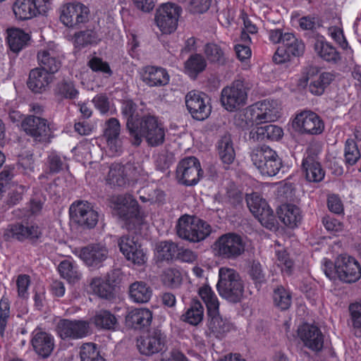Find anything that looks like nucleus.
Segmentation results:
<instances>
[{"instance_id": "nucleus-16", "label": "nucleus", "mask_w": 361, "mask_h": 361, "mask_svg": "<svg viewBox=\"0 0 361 361\" xmlns=\"http://www.w3.org/2000/svg\"><path fill=\"white\" fill-rule=\"evenodd\" d=\"M185 105L192 117L198 121L208 118L211 113L206 95L195 90L189 92L185 95Z\"/></svg>"}, {"instance_id": "nucleus-31", "label": "nucleus", "mask_w": 361, "mask_h": 361, "mask_svg": "<svg viewBox=\"0 0 361 361\" xmlns=\"http://www.w3.org/2000/svg\"><path fill=\"white\" fill-rule=\"evenodd\" d=\"M277 214L279 219L285 225L291 228L297 226L302 219L299 207L291 204L281 205L279 208Z\"/></svg>"}, {"instance_id": "nucleus-7", "label": "nucleus", "mask_w": 361, "mask_h": 361, "mask_svg": "<svg viewBox=\"0 0 361 361\" xmlns=\"http://www.w3.org/2000/svg\"><path fill=\"white\" fill-rule=\"evenodd\" d=\"M245 243L242 237L233 233L220 236L214 243L216 254L224 259H235L245 251Z\"/></svg>"}, {"instance_id": "nucleus-6", "label": "nucleus", "mask_w": 361, "mask_h": 361, "mask_svg": "<svg viewBox=\"0 0 361 361\" xmlns=\"http://www.w3.org/2000/svg\"><path fill=\"white\" fill-rule=\"evenodd\" d=\"M203 173L200 161L195 157H188L178 162L176 178L179 184L192 186L200 181Z\"/></svg>"}, {"instance_id": "nucleus-42", "label": "nucleus", "mask_w": 361, "mask_h": 361, "mask_svg": "<svg viewBox=\"0 0 361 361\" xmlns=\"http://www.w3.org/2000/svg\"><path fill=\"white\" fill-rule=\"evenodd\" d=\"M207 66V62L203 56L199 54L191 55L185 62L186 73L190 77L195 78L197 75L202 72Z\"/></svg>"}, {"instance_id": "nucleus-50", "label": "nucleus", "mask_w": 361, "mask_h": 361, "mask_svg": "<svg viewBox=\"0 0 361 361\" xmlns=\"http://www.w3.org/2000/svg\"><path fill=\"white\" fill-rule=\"evenodd\" d=\"M178 245L171 241H162L157 245L158 258L161 260H172L176 259Z\"/></svg>"}, {"instance_id": "nucleus-12", "label": "nucleus", "mask_w": 361, "mask_h": 361, "mask_svg": "<svg viewBox=\"0 0 361 361\" xmlns=\"http://www.w3.org/2000/svg\"><path fill=\"white\" fill-rule=\"evenodd\" d=\"M71 219L77 224L87 228H94L98 221V213L87 202L73 203L69 209Z\"/></svg>"}, {"instance_id": "nucleus-48", "label": "nucleus", "mask_w": 361, "mask_h": 361, "mask_svg": "<svg viewBox=\"0 0 361 361\" xmlns=\"http://www.w3.org/2000/svg\"><path fill=\"white\" fill-rule=\"evenodd\" d=\"M80 357L81 361H105L97 345L93 343H84L80 347Z\"/></svg>"}, {"instance_id": "nucleus-37", "label": "nucleus", "mask_w": 361, "mask_h": 361, "mask_svg": "<svg viewBox=\"0 0 361 361\" xmlns=\"http://www.w3.org/2000/svg\"><path fill=\"white\" fill-rule=\"evenodd\" d=\"M34 0H16L13 5V11L19 20H28L35 16L37 7Z\"/></svg>"}, {"instance_id": "nucleus-15", "label": "nucleus", "mask_w": 361, "mask_h": 361, "mask_svg": "<svg viewBox=\"0 0 361 361\" xmlns=\"http://www.w3.org/2000/svg\"><path fill=\"white\" fill-rule=\"evenodd\" d=\"M89 8L81 3L68 4L61 8L60 20L69 27H76L88 20Z\"/></svg>"}, {"instance_id": "nucleus-1", "label": "nucleus", "mask_w": 361, "mask_h": 361, "mask_svg": "<svg viewBox=\"0 0 361 361\" xmlns=\"http://www.w3.org/2000/svg\"><path fill=\"white\" fill-rule=\"evenodd\" d=\"M145 107L143 103L137 106L132 100L123 102L121 112L126 119L131 143L137 147L145 138L149 145L159 146L165 140L164 127L158 118Z\"/></svg>"}, {"instance_id": "nucleus-55", "label": "nucleus", "mask_w": 361, "mask_h": 361, "mask_svg": "<svg viewBox=\"0 0 361 361\" xmlns=\"http://www.w3.org/2000/svg\"><path fill=\"white\" fill-rule=\"evenodd\" d=\"M204 53L212 63L223 65L226 62L224 51L216 44H207L204 48Z\"/></svg>"}, {"instance_id": "nucleus-53", "label": "nucleus", "mask_w": 361, "mask_h": 361, "mask_svg": "<svg viewBox=\"0 0 361 361\" xmlns=\"http://www.w3.org/2000/svg\"><path fill=\"white\" fill-rule=\"evenodd\" d=\"M282 166V160L278 155L267 162L259 164L256 168L263 176H274L279 172Z\"/></svg>"}, {"instance_id": "nucleus-22", "label": "nucleus", "mask_w": 361, "mask_h": 361, "mask_svg": "<svg viewBox=\"0 0 361 361\" xmlns=\"http://www.w3.org/2000/svg\"><path fill=\"white\" fill-rule=\"evenodd\" d=\"M104 131V137L106 139L107 147L111 155H116L122 150V142L119 138L121 125L118 119L111 118L106 121Z\"/></svg>"}, {"instance_id": "nucleus-45", "label": "nucleus", "mask_w": 361, "mask_h": 361, "mask_svg": "<svg viewBox=\"0 0 361 361\" xmlns=\"http://www.w3.org/2000/svg\"><path fill=\"white\" fill-rule=\"evenodd\" d=\"M273 300L274 305L281 310H288L292 303L290 291L283 286H278L274 290Z\"/></svg>"}, {"instance_id": "nucleus-24", "label": "nucleus", "mask_w": 361, "mask_h": 361, "mask_svg": "<svg viewBox=\"0 0 361 361\" xmlns=\"http://www.w3.org/2000/svg\"><path fill=\"white\" fill-rule=\"evenodd\" d=\"M141 78L149 87H162L166 85L170 80V76L165 68L154 66L144 67Z\"/></svg>"}, {"instance_id": "nucleus-19", "label": "nucleus", "mask_w": 361, "mask_h": 361, "mask_svg": "<svg viewBox=\"0 0 361 361\" xmlns=\"http://www.w3.org/2000/svg\"><path fill=\"white\" fill-rule=\"evenodd\" d=\"M295 123L303 133L311 135L321 134L324 129L323 121L311 111H304L298 114Z\"/></svg>"}, {"instance_id": "nucleus-52", "label": "nucleus", "mask_w": 361, "mask_h": 361, "mask_svg": "<svg viewBox=\"0 0 361 361\" xmlns=\"http://www.w3.org/2000/svg\"><path fill=\"white\" fill-rule=\"evenodd\" d=\"M140 194V200L142 202L149 203H161L164 201L165 194L164 192L158 189H152L148 187L142 188L138 191Z\"/></svg>"}, {"instance_id": "nucleus-57", "label": "nucleus", "mask_w": 361, "mask_h": 361, "mask_svg": "<svg viewBox=\"0 0 361 361\" xmlns=\"http://www.w3.org/2000/svg\"><path fill=\"white\" fill-rule=\"evenodd\" d=\"M56 94L61 98L73 99L78 97V91L71 81H62L56 85Z\"/></svg>"}, {"instance_id": "nucleus-35", "label": "nucleus", "mask_w": 361, "mask_h": 361, "mask_svg": "<svg viewBox=\"0 0 361 361\" xmlns=\"http://www.w3.org/2000/svg\"><path fill=\"white\" fill-rule=\"evenodd\" d=\"M219 156L223 163L231 164L235 159V152L231 135L225 134L217 142Z\"/></svg>"}, {"instance_id": "nucleus-27", "label": "nucleus", "mask_w": 361, "mask_h": 361, "mask_svg": "<svg viewBox=\"0 0 361 361\" xmlns=\"http://www.w3.org/2000/svg\"><path fill=\"white\" fill-rule=\"evenodd\" d=\"M53 80L51 74L39 68L30 71L27 87L35 93H42L48 88Z\"/></svg>"}, {"instance_id": "nucleus-54", "label": "nucleus", "mask_w": 361, "mask_h": 361, "mask_svg": "<svg viewBox=\"0 0 361 361\" xmlns=\"http://www.w3.org/2000/svg\"><path fill=\"white\" fill-rule=\"evenodd\" d=\"M328 35L338 43L341 47L345 50L346 54L350 60L353 59V50L348 47V42L346 41L343 30L338 26H331L328 28Z\"/></svg>"}, {"instance_id": "nucleus-4", "label": "nucleus", "mask_w": 361, "mask_h": 361, "mask_svg": "<svg viewBox=\"0 0 361 361\" xmlns=\"http://www.w3.org/2000/svg\"><path fill=\"white\" fill-rule=\"evenodd\" d=\"M249 85L243 80H235L221 92L220 102L227 111H235L244 106L247 100Z\"/></svg>"}, {"instance_id": "nucleus-44", "label": "nucleus", "mask_w": 361, "mask_h": 361, "mask_svg": "<svg viewBox=\"0 0 361 361\" xmlns=\"http://www.w3.org/2000/svg\"><path fill=\"white\" fill-rule=\"evenodd\" d=\"M126 168L120 164H113L109 169L106 181L113 186H124L128 180Z\"/></svg>"}, {"instance_id": "nucleus-62", "label": "nucleus", "mask_w": 361, "mask_h": 361, "mask_svg": "<svg viewBox=\"0 0 361 361\" xmlns=\"http://www.w3.org/2000/svg\"><path fill=\"white\" fill-rule=\"evenodd\" d=\"M88 65L93 71L102 73L106 77H110L113 74L109 64L99 57L95 56L91 59L88 62Z\"/></svg>"}, {"instance_id": "nucleus-60", "label": "nucleus", "mask_w": 361, "mask_h": 361, "mask_svg": "<svg viewBox=\"0 0 361 361\" xmlns=\"http://www.w3.org/2000/svg\"><path fill=\"white\" fill-rule=\"evenodd\" d=\"M276 264L282 272L289 275L293 269V262L290 259L288 254L285 250H278L276 252Z\"/></svg>"}, {"instance_id": "nucleus-47", "label": "nucleus", "mask_w": 361, "mask_h": 361, "mask_svg": "<svg viewBox=\"0 0 361 361\" xmlns=\"http://www.w3.org/2000/svg\"><path fill=\"white\" fill-rule=\"evenodd\" d=\"M348 325L356 336H361V303H353L349 306Z\"/></svg>"}, {"instance_id": "nucleus-34", "label": "nucleus", "mask_w": 361, "mask_h": 361, "mask_svg": "<svg viewBox=\"0 0 361 361\" xmlns=\"http://www.w3.org/2000/svg\"><path fill=\"white\" fill-rule=\"evenodd\" d=\"M152 295V288L144 281H135L129 286L130 298L135 302H147L150 300Z\"/></svg>"}, {"instance_id": "nucleus-43", "label": "nucleus", "mask_w": 361, "mask_h": 361, "mask_svg": "<svg viewBox=\"0 0 361 361\" xmlns=\"http://www.w3.org/2000/svg\"><path fill=\"white\" fill-rule=\"evenodd\" d=\"M277 156L276 152L267 145L256 147L250 153L252 162L255 166L267 162Z\"/></svg>"}, {"instance_id": "nucleus-28", "label": "nucleus", "mask_w": 361, "mask_h": 361, "mask_svg": "<svg viewBox=\"0 0 361 361\" xmlns=\"http://www.w3.org/2000/svg\"><path fill=\"white\" fill-rule=\"evenodd\" d=\"M116 212L118 217L126 222L136 218L138 214L137 201L131 195L119 196L117 198Z\"/></svg>"}, {"instance_id": "nucleus-39", "label": "nucleus", "mask_w": 361, "mask_h": 361, "mask_svg": "<svg viewBox=\"0 0 361 361\" xmlns=\"http://www.w3.org/2000/svg\"><path fill=\"white\" fill-rule=\"evenodd\" d=\"M204 316V307L198 300H193L190 307L181 316V319L191 325L196 326L200 324Z\"/></svg>"}, {"instance_id": "nucleus-33", "label": "nucleus", "mask_w": 361, "mask_h": 361, "mask_svg": "<svg viewBox=\"0 0 361 361\" xmlns=\"http://www.w3.org/2000/svg\"><path fill=\"white\" fill-rule=\"evenodd\" d=\"M314 49L317 56L326 61L336 63L341 60L340 54L336 48L323 39L315 40Z\"/></svg>"}, {"instance_id": "nucleus-56", "label": "nucleus", "mask_w": 361, "mask_h": 361, "mask_svg": "<svg viewBox=\"0 0 361 361\" xmlns=\"http://www.w3.org/2000/svg\"><path fill=\"white\" fill-rule=\"evenodd\" d=\"M246 202L250 211L254 214L263 212L265 208L269 207L267 202L259 194L253 192L247 195Z\"/></svg>"}, {"instance_id": "nucleus-11", "label": "nucleus", "mask_w": 361, "mask_h": 361, "mask_svg": "<svg viewBox=\"0 0 361 361\" xmlns=\"http://www.w3.org/2000/svg\"><path fill=\"white\" fill-rule=\"evenodd\" d=\"M21 128L35 142H49L51 132L47 119L37 116H27L22 120Z\"/></svg>"}, {"instance_id": "nucleus-58", "label": "nucleus", "mask_w": 361, "mask_h": 361, "mask_svg": "<svg viewBox=\"0 0 361 361\" xmlns=\"http://www.w3.org/2000/svg\"><path fill=\"white\" fill-rule=\"evenodd\" d=\"M254 216L264 227L269 230H273L276 228V220L274 212L269 206L265 208L263 212L255 214Z\"/></svg>"}, {"instance_id": "nucleus-36", "label": "nucleus", "mask_w": 361, "mask_h": 361, "mask_svg": "<svg viewBox=\"0 0 361 361\" xmlns=\"http://www.w3.org/2000/svg\"><path fill=\"white\" fill-rule=\"evenodd\" d=\"M92 291L101 298L109 300L114 297V286L107 277H94L90 283Z\"/></svg>"}, {"instance_id": "nucleus-59", "label": "nucleus", "mask_w": 361, "mask_h": 361, "mask_svg": "<svg viewBox=\"0 0 361 361\" xmlns=\"http://www.w3.org/2000/svg\"><path fill=\"white\" fill-rule=\"evenodd\" d=\"M181 280V274L180 271L176 269H167L161 275V281L169 287H177L180 284Z\"/></svg>"}, {"instance_id": "nucleus-9", "label": "nucleus", "mask_w": 361, "mask_h": 361, "mask_svg": "<svg viewBox=\"0 0 361 361\" xmlns=\"http://www.w3.org/2000/svg\"><path fill=\"white\" fill-rule=\"evenodd\" d=\"M181 12V8L172 3L164 4L157 9L155 22L163 34H171L176 30Z\"/></svg>"}, {"instance_id": "nucleus-38", "label": "nucleus", "mask_w": 361, "mask_h": 361, "mask_svg": "<svg viewBox=\"0 0 361 361\" xmlns=\"http://www.w3.org/2000/svg\"><path fill=\"white\" fill-rule=\"evenodd\" d=\"M30 37L20 29H11L8 31V43L13 52H18L27 44Z\"/></svg>"}, {"instance_id": "nucleus-49", "label": "nucleus", "mask_w": 361, "mask_h": 361, "mask_svg": "<svg viewBox=\"0 0 361 361\" xmlns=\"http://www.w3.org/2000/svg\"><path fill=\"white\" fill-rule=\"evenodd\" d=\"M59 271L63 278L70 282H74L80 278L76 264L70 259L63 260L59 264Z\"/></svg>"}, {"instance_id": "nucleus-13", "label": "nucleus", "mask_w": 361, "mask_h": 361, "mask_svg": "<svg viewBox=\"0 0 361 361\" xmlns=\"http://www.w3.org/2000/svg\"><path fill=\"white\" fill-rule=\"evenodd\" d=\"M305 82L309 83L310 92L314 95H322L326 88L334 80V75L331 72H321L316 66H309L305 68Z\"/></svg>"}, {"instance_id": "nucleus-20", "label": "nucleus", "mask_w": 361, "mask_h": 361, "mask_svg": "<svg viewBox=\"0 0 361 361\" xmlns=\"http://www.w3.org/2000/svg\"><path fill=\"white\" fill-rule=\"evenodd\" d=\"M42 234V230L38 226L23 225L21 224L10 225L6 233L8 238L21 242L27 240L31 243L37 242L41 238Z\"/></svg>"}, {"instance_id": "nucleus-63", "label": "nucleus", "mask_w": 361, "mask_h": 361, "mask_svg": "<svg viewBox=\"0 0 361 361\" xmlns=\"http://www.w3.org/2000/svg\"><path fill=\"white\" fill-rule=\"evenodd\" d=\"M222 201L233 206H237L243 201V194L234 185H231L227 188Z\"/></svg>"}, {"instance_id": "nucleus-61", "label": "nucleus", "mask_w": 361, "mask_h": 361, "mask_svg": "<svg viewBox=\"0 0 361 361\" xmlns=\"http://www.w3.org/2000/svg\"><path fill=\"white\" fill-rule=\"evenodd\" d=\"M49 169L52 173H57L66 167L65 157H61L55 152H51L47 160Z\"/></svg>"}, {"instance_id": "nucleus-17", "label": "nucleus", "mask_w": 361, "mask_h": 361, "mask_svg": "<svg viewBox=\"0 0 361 361\" xmlns=\"http://www.w3.org/2000/svg\"><path fill=\"white\" fill-rule=\"evenodd\" d=\"M118 245L120 251L126 258L135 264L140 266L147 262V254L135 237L128 235H123L118 238Z\"/></svg>"}, {"instance_id": "nucleus-40", "label": "nucleus", "mask_w": 361, "mask_h": 361, "mask_svg": "<svg viewBox=\"0 0 361 361\" xmlns=\"http://www.w3.org/2000/svg\"><path fill=\"white\" fill-rule=\"evenodd\" d=\"M198 294L207 306L208 314L218 313L219 302L210 286H202L199 288Z\"/></svg>"}, {"instance_id": "nucleus-26", "label": "nucleus", "mask_w": 361, "mask_h": 361, "mask_svg": "<svg viewBox=\"0 0 361 361\" xmlns=\"http://www.w3.org/2000/svg\"><path fill=\"white\" fill-rule=\"evenodd\" d=\"M108 255V250L104 245L95 244L83 247L80 257L87 266L94 267L106 259Z\"/></svg>"}, {"instance_id": "nucleus-64", "label": "nucleus", "mask_w": 361, "mask_h": 361, "mask_svg": "<svg viewBox=\"0 0 361 361\" xmlns=\"http://www.w3.org/2000/svg\"><path fill=\"white\" fill-rule=\"evenodd\" d=\"M248 274L254 283L261 284L265 281V274L261 264L257 261H253L249 268Z\"/></svg>"}, {"instance_id": "nucleus-3", "label": "nucleus", "mask_w": 361, "mask_h": 361, "mask_svg": "<svg viewBox=\"0 0 361 361\" xmlns=\"http://www.w3.org/2000/svg\"><path fill=\"white\" fill-rule=\"evenodd\" d=\"M177 235L190 242H200L205 239L211 233V226L200 219L185 214L181 216L176 224Z\"/></svg>"}, {"instance_id": "nucleus-25", "label": "nucleus", "mask_w": 361, "mask_h": 361, "mask_svg": "<svg viewBox=\"0 0 361 361\" xmlns=\"http://www.w3.org/2000/svg\"><path fill=\"white\" fill-rule=\"evenodd\" d=\"M302 167L308 181L319 183L324 179L325 172L316 154L307 152V155L302 160Z\"/></svg>"}, {"instance_id": "nucleus-23", "label": "nucleus", "mask_w": 361, "mask_h": 361, "mask_svg": "<svg viewBox=\"0 0 361 361\" xmlns=\"http://www.w3.org/2000/svg\"><path fill=\"white\" fill-rule=\"evenodd\" d=\"M31 343L35 352L42 357L46 358L51 355L54 348V338L46 331L35 330L32 333Z\"/></svg>"}, {"instance_id": "nucleus-41", "label": "nucleus", "mask_w": 361, "mask_h": 361, "mask_svg": "<svg viewBox=\"0 0 361 361\" xmlns=\"http://www.w3.org/2000/svg\"><path fill=\"white\" fill-rule=\"evenodd\" d=\"M73 40L76 47L82 48L89 44H97L101 38L95 30L87 29L76 32Z\"/></svg>"}, {"instance_id": "nucleus-5", "label": "nucleus", "mask_w": 361, "mask_h": 361, "mask_svg": "<svg viewBox=\"0 0 361 361\" xmlns=\"http://www.w3.org/2000/svg\"><path fill=\"white\" fill-rule=\"evenodd\" d=\"M57 336L63 341L78 340L90 333V322L84 319H60L56 324Z\"/></svg>"}, {"instance_id": "nucleus-10", "label": "nucleus", "mask_w": 361, "mask_h": 361, "mask_svg": "<svg viewBox=\"0 0 361 361\" xmlns=\"http://www.w3.org/2000/svg\"><path fill=\"white\" fill-rule=\"evenodd\" d=\"M334 268L338 279L345 283H352L361 278V266L354 257L341 255L335 260Z\"/></svg>"}, {"instance_id": "nucleus-51", "label": "nucleus", "mask_w": 361, "mask_h": 361, "mask_svg": "<svg viewBox=\"0 0 361 361\" xmlns=\"http://www.w3.org/2000/svg\"><path fill=\"white\" fill-rule=\"evenodd\" d=\"M361 154L356 142L353 139H348L345 143L344 161L345 164L353 166L360 159Z\"/></svg>"}, {"instance_id": "nucleus-32", "label": "nucleus", "mask_w": 361, "mask_h": 361, "mask_svg": "<svg viewBox=\"0 0 361 361\" xmlns=\"http://www.w3.org/2000/svg\"><path fill=\"white\" fill-rule=\"evenodd\" d=\"M90 322L101 330H114L118 325L116 316L106 310L96 311Z\"/></svg>"}, {"instance_id": "nucleus-46", "label": "nucleus", "mask_w": 361, "mask_h": 361, "mask_svg": "<svg viewBox=\"0 0 361 361\" xmlns=\"http://www.w3.org/2000/svg\"><path fill=\"white\" fill-rule=\"evenodd\" d=\"M292 56H298L303 54L305 44L302 40L298 39L293 34L286 32L282 44Z\"/></svg>"}, {"instance_id": "nucleus-2", "label": "nucleus", "mask_w": 361, "mask_h": 361, "mask_svg": "<svg viewBox=\"0 0 361 361\" xmlns=\"http://www.w3.org/2000/svg\"><path fill=\"white\" fill-rule=\"evenodd\" d=\"M216 289L219 295L231 303L240 302L244 294V282L239 273L226 267L219 269Z\"/></svg>"}, {"instance_id": "nucleus-29", "label": "nucleus", "mask_w": 361, "mask_h": 361, "mask_svg": "<svg viewBox=\"0 0 361 361\" xmlns=\"http://www.w3.org/2000/svg\"><path fill=\"white\" fill-rule=\"evenodd\" d=\"M152 312L147 308H135L126 317V325L134 329H141L150 325Z\"/></svg>"}, {"instance_id": "nucleus-21", "label": "nucleus", "mask_w": 361, "mask_h": 361, "mask_svg": "<svg viewBox=\"0 0 361 361\" xmlns=\"http://www.w3.org/2000/svg\"><path fill=\"white\" fill-rule=\"evenodd\" d=\"M298 334L304 345L313 351L322 350L324 338L320 329L314 325L305 324L298 328Z\"/></svg>"}, {"instance_id": "nucleus-8", "label": "nucleus", "mask_w": 361, "mask_h": 361, "mask_svg": "<svg viewBox=\"0 0 361 361\" xmlns=\"http://www.w3.org/2000/svg\"><path fill=\"white\" fill-rule=\"evenodd\" d=\"M136 345L142 355L150 356L165 349L166 336L160 329H150L137 338Z\"/></svg>"}, {"instance_id": "nucleus-14", "label": "nucleus", "mask_w": 361, "mask_h": 361, "mask_svg": "<svg viewBox=\"0 0 361 361\" xmlns=\"http://www.w3.org/2000/svg\"><path fill=\"white\" fill-rule=\"evenodd\" d=\"M37 59L39 68L51 75L58 72L61 66V51L54 43L40 49L37 52Z\"/></svg>"}, {"instance_id": "nucleus-18", "label": "nucleus", "mask_w": 361, "mask_h": 361, "mask_svg": "<svg viewBox=\"0 0 361 361\" xmlns=\"http://www.w3.org/2000/svg\"><path fill=\"white\" fill-rule=\"evenodd\" d=\"M279 104L274 100H264L256 103L252 109L253 119L257 123L276 121L280 116Z\"/></svg>"}, {"instance_id": "nucleus-30", "label": "nucleus", "mask_w": 361, "mask_h": 361, "mask_svg": "<svg viewBox=\"0 0 361 361\" xmlns=\"http://www.w3.org/2000/svg\"><path fill=\"white\" fill-rule=\"evenodd\" d=\"M208 315L210 317L208 322L209 336L221 339L231 331L233 324L226 319L222 318L219 312Z\"/></svg>"}]
</instances>
